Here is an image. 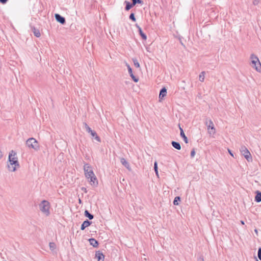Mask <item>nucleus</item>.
Instances as JSON below:
<instances>
[{"label": "nucleus", "instance_id": "f257e3e1", "mask_svg": "<svg viewBox=\"0 0 261 261\" xmlns=\"http://www.w3.org/2000/svg\"><path fill=\"white\" fill-rule=\"evenodd\" d=\"M9 162L10 164L8 165V168L11 172L15 171L17 167H19V163L17 156V153L12 150L9 154Z\"/></svg>", "mask_w": 261, "mask_h": 261}, {"label": "nucleus", "instance_id": "f03ea898", "mask_svg": "<svg viewBox=\"0 0 261 261\" xmlns=\"http://www.w3.org/2000/svg\"><path fill=\"white\" fill-rule=\"evenodd\" d=\"M250 60L251 66L254 68L257 72H261V64L258 57L254 54H251L250 56Z\"/></svg>", "mask_w": 261, "mask_h": 261}, {"label": "nucleus", "instance_id": "7ed1b4c3", "mask_svg": "<svg viewBox=\"0 0 261 261\" xmlns=\"http://www.w3.org/2000/svg\"><path fill=\"white\" fill-rule=\"evenodd\" d=\"M40 210L46 216L49 215V203L46 200H43L39 205Z\"/></svg>", "mask_w": 261, "mask_h": 261}, {"label": "nucleus", "instance_id": "20e7f679", "mask_svg": "<svg viewBox=\"0 0 261 261\" xmlns=\"http://www.w3.org/2000/svg\"><path fill=\"white\" fill-rule=\"evenodd\" d=\"M84 170L85 176L89 179L91 175L94 174L91 167L88 164H85L84 166Z\"/></svg>", "mask_w": 261, "mask_h": 261}, {"label": "nucleus", "instance_id": "39448f33", "mask_svg": "<svg viewBox=\"0 0 261 261\" xmlns=\"http://www.w3.org/2000/svg\"><path fill=\"white\" fill-rule=\"evenodd\" d=\"M27 147H38L39 144L37 141L34 138H30L26 141Z\"/></svg>", "mask_w": 261, "mask_h": 261}, {"label": "nucleus", "instance_id": "423d86ee", "mask_svg": "<svg viewBox=\"0 0 261 261\" xmlns=\"http://www.w3.org/2000/svg\"><path fill=\"white\" fill-rule=\"evenodd\" d=\"M240 151L242 154L244 156V157L248 162L252 161L251 155L247 148H241Z\"/></svg>", "mask_w": 261, "mask_h": 261}, {"label": "nucleus", "instance_id": "0eeeda50", "mask_svg": "<svg viewBox=\"0 0 261 261\" xmlns=\"http://www.w3.org/2000/svg\"><path fill=\"white\" fill-rule=\"evenodd\" d=\"M126 65L127 67V69H128V73L130 75V76L132 77V79H133V80L137 83L139 81V78L138 77H136L134 74L133 73V71H132V68L130 67V66L127 64L126 63Z\"/></svg>", "mask_w": 261, "mask_h": 261}, {"label": "nucleus", "instance_id": "6e6552de", "mask_svg": "<svg viewBox=\"0 0 261 261\" xmlns=\"http://www.w3.org/2000/svg\"><path fill=\"white\" fill-rule=\"evenodd\" d=\"M55 17L56 20L62 24H64L65 23V18L59 14H55Z\"/></svg>", "mask_w": 261, "mask_h": 261}, {"label": "nucleus", "instance_id": "1a4fd4ad", "mask_svg": "<svg viewBox=\"0 0 261 261\" xmlns=\"http://www.w3.org/2000/svg\"><path fill=\"white\" fill-rule=\"evenodd\" d=\"M166 94H167L166 88L165 87L162 88L160 91L159 97L160 100L161 101V100L163 99L166 96Z\"/></svg>", "mask_w": 261, "mask_h": 261}, {"label": "nucleus", "instance_id": "9d476101", "mask_svg": "<svg viewBox=\"0 0 261 261\" xmlns=\"http://www.w3.org/2000/svg\"><path fill=\"white\" fill-rule=\"evenodd\" d=\"M95 257L97 259L98 261H103L105 256L100 251L96 252Z\"/></svg>", "mask_w": 261, "mask_h": 261}, {"label": "nucleus", "instance_id": "9b49d317", "mask_svg": "<svg viewBox=\"0 0 261 261\" xmlns=\"http://www.w3.org/2000/svg\"><path fill=\"white\" fill-rule=\"evenodd\" d=\"M120 162L129 171L131 170V168L130 167L129 164L125 160L124 158H121L120 159Z\"/></svg>", "mask_w": 261, "mask_h": 261}, {"label": "nucleus", "instance_id": "f8f14e48", "mask_svg": "<svg viewBox=\"0 0 261 261\" xmlns=\"http://www.w3.org/2000/svg\"><path fill=\"white\" fill-rule=\"evenodd\" d=\"M136 27L138 29L139 33L140 35L141 36L142 38L146 40L147 39V36L143 32L142 29L140 27L139 25H138L137 24H136Z\"/></svg>", "mask_w": 261, "mask_h": 261}, {"label": "nucleus", "instance_id": "ddd939ff", "mask_svg": "<svg viewBox=\"0 0 261 261\" xmlns=\"http://www.w3.org/2000/svg\"><path fill=\"white\" fill-rule=\"evenodd\" d=\"M89 178H90V182H91V185H93L94 186H96L98 185V181L95 174L91 175Z\"/></svg>", "mask_w": 261, "mask_h": 261}, {"label": "nucleus", "instance_id": "4468645a", "mask_svg": "<svg viewBox=\"0 0 261 261\" xmlns=\"http://www.w3.org/2000/svg\"><path fill=\"white\" fill-rule=\"evenodd\" d=\"M91 224V222L89 221L88 220H86L84 221V222L82 223L81 229V230H84L86 227L90 226Z\"/></svg>", "mask_w": 261, "mask_h": 261}, {"label": "nucleus", "instance_id": "2eb2a0df", "mask_svg": "<svg viewBox=\"0 0 261 261\" xmlns=\"http://www.w3.org/2000/svg\"><path fill=\"white\" fill-rule=\"evenodd\" d=\"M89 242L91 245L94 247H97L98 246V243L95 239L91 238L89 239Z\"/></svg>", "mask_w": 261, "mask_h": 261}, {"label": "nucleus", "instance_id": "dca6fc26", "mask_svg": "<svg viewBox=\"0 0 261 261\" xmlns=\"http://www.w3.org/2000/svg\"><path fill=\"white\" fill-rule=\"evenodd\" d=\"M124 3L126 4L125 10L126 11L129 10L132 8H133L135 5H133V3H130V2L128 1H125Z\"/></svg>", "mask_w": 261, "mask_h": 261}, {"label": "nucleus", "instance_id": "f3484780", "mask_svg": "<svg viewBox=\"0 0 261 261\" xmlns=\"http://www.w3.org/2000/svg\"><path fill=\"white\" fill-rule=\"evenodd\" d=\"M31 30L36 37H39L40 36V33L38 29L35 28L34 27H32Z\"/></svg>", "mask_w": 261, "mask_h": 261}, {"label": "nucleus", "instance_id": "a211bd4d", "mask_svg": "<svg viewBox=\"0 0 261 261\" xmlns=\"http://www.w3.org/2000/svg\"><path fill=\"white\" fill-rule=\"evenodd\" d=\"M91 136H92V139L93 140H95L97 142L100 141V139L99 137L97 135V134L95 131H94L93 134L92 133L91 134Z\"/></svg>", "mask_w": 261, "mask_h": 261}, {"label": "nucleus", "instance_id": "6ab92c4d", "mask_svg": "<svg viewBox=\"0 0 261 261\" xmlns=\"http://www.w3.org/2000/svg\"><path fill=\"white\" fill-rule=\"evenodd\" d=\"M205 124L207 127V129L215 127L214 124L211 119L207 120L206 121Z\"/></svg>", "mask_w": 261, "mask_h": 261}, {"label": "nucleus", "instance_id": "aec40b11", "mask_svg": "<svg viewBox=\"0 0 261 261\" xmlns=\"http://www.w3.org/2000/svg\"><path fill=\"white\" fill-rule=\"evenodd\" d=\"M180 137H182L184 139V141L186 143H188V139L187 137L186 136L182 129L180 127Z\"/></svg>", "mask_w": 261, "mask_h": 261}, {"label": "nucleus", "instance_id": "412c9836", "mask_svg": "<svg viewBox=\"0 0 261 261\" xmlns=\"http://www.w3.org/2000/svg\"><path fill=\"white\" fill-rule=\"evenodd\" d=\"M84 215L88 218L90 220H92V219H93L94 218V216L93 215H92L91 214H90L88 211L87 210H85V212H84Z\"/></svg>", "mask_w": 261, "mask_h": 261}, {"label": "nucleus", "instance_id": "4be33fe9", "mask_svg": "<svg viewBox=\"0 0 261 261\" xmlns=\"http://www.w3.org/2000/svg\"><path fill=\"white\" fill-rule=\"evenodd\" d=\"M84 125L85 127V129L86 130V131L89 133L90 135L93 133V132L94 130H93L91 129V128L88 125V124L86 123H84Z\"/></svg>", "mask_w": 261, "mask_h": 261}, {"label": "nucleus", "instance_id": "5701e85b", "mask_svg": "<svg viewBox=\"0 0 261 261\" xmlns=\"http://www.w3.org/2000/svg\"><path fill=\"white\" fill-rule=\"evenodd\" d=\"M205 72L204 71L201 72L199 75V80L203 82L204 81Z\"/></svg>", "mask_w": 261, "mask_h": 261}, {"label": "nucleus", "instance_id": "b1692460", "mask_svg": "<svg viewBox=\"0 0 261 261\" xmlns=\"http://www.w3.org/2000/svg\"><path fill=\"white\" fill-rule=\"evenodd\" d=\"M255 200L257 202L261 201V192H258L257 193L255 197Z\"/></svg>", "mask_w": 261, "mask_h": 261}, {"label": "nucleus", "instance_id": "393cba45", "mask_svg": "<svg viewBox=\"0 0 261 261\" xmlns=\"http://www.w3.org/2000/svg\"><path fill=\"white\" fill-rule=\"evenodd\" d=\"M207 130H208V133L209 134V135L210 136H213L216 133V129H215V127L208 128V129H207Z\"/></svg>", "mask_w": 261, "mask_h": 261}, {"label": "nucleus", "instance_id": "a878e982", "mask_svg": "<svg viewBox=\"0 0 261 261\" xmlns=\"http://www.w3.org/2000/svg\"><path fill=\"white\" fill-rule=\"evenodd\" d=\"M133 3V5H136L137 4H143V2L142 0H131Z\"/></svg>", "mask_w": 261, "mask_h": 261}, {"label": "nucleus", "instance_id": "bb28decb", "mask_svg": "<svg viewBox=\"0 0 261 261\" xmlns=\"http://www.w3.org/2000/svg\"><path fill=\"white\" fill-rule=\"evenodd\" d=\"M154 169L156 175L158 177L159 176V173H158V164H157L156 162H154Z\"/></svg>", "mask_w": 261, "mask_h": 261}, {"label": "nucleus", "instance_id": "cd10ccee", "mask_svg": "<svg viewBox=\"0 0 261 261\" xmlns=\"http://www.w3.org/2000/svg\"><path fill=\"white\" fill-rule=\"evenodd\" d=\"M133 62H134V65L135 66V67L137 68H139L140 64L139 63L138 60L136 59H133Z\"/></svg>", "mask_w": 261, "mask_h": 261}, {"label": "nucleus", "instance_id": "c85d7f7f", "mask_svg": "<svg viewBox=\"0 0 261 261\" xmlns=\"http://www.w3.org/2000/svg\"><path fill=\"white\" fill-rule=\"evenodd\" d=\"M49 248L50 250H54L56 248V244L53 242H50L49 244Z\"/></svg>", "mask_w": 261, "mask_h": 261}, {"label": "nucleus", "instance_id": "c756f323", "mask_svg": "<svg viewBox=\"0 0 261 261\" xmlns=\"http://www.w3.org/2000/svg\"><path fill=\"white\" fill-rule=\"evenodd\" d=\"M129 18L132 20V21L135 22L136 21V19L135 18V14L134 13H132L129 16Z\"/></svg>", "mask_w": 261, "mask_h": 261}, {"label": "nucleus", "instance_id": "7c9ffc66", "mask_svg": "<svg viewBox=\"0 0 261 261\" xmlns=\"http://www.w3.org/2000/svg\"><path fill=\"white\" fill-rule=\"evenodd\" d=\"M179 201V196H176L173 201V204L174 205H178V201Z\"/></svg>", "mask_w": 261, "mask_h": 261}, {"label": "nucleus", "instance_id": "2f4dec72", "mask_svg": "<svg viewBox=\"0 0 261 261\" xmlns=\"http://www.w3.org/2000/svg\"><path fill=\"white\" fill-rule=\"evenodd\" d=\"M172 145H173V147H179V143L175 142V141H172L171 142Z\"/></svg>", "mask_w": 261, "mask_h": 261}, {"label": "nucleus", "instance_id": "473e14b6", "mask_svg": "<svg viewBox=\"0 0 261 261\" xmlns=\"http://www.w3.org/2000/svg\"><path fill=\"white\" fill-rule=\"evenodd\" d=\"M257 255L258 258L261 260V248L258 249Z\"/></svg>", "mask_w": 261, "mask_h": 261}, {"label": "nucleus", "instance_id": "72a5a7b5", "mask_svg": "<svg viewBox=\"0 0 261 261\" xmlns=\"http://www.w3.org/2000/svg\"><path fill=\"white\" fill-rule=\"evenodd\" d=\"M195 150L193 149L191 152V156L192 158L194 157V156L195 155Z\"/></svg>", "mask_w": 261, "mask_h": 261}, {"label": "nucleus", "instance_id": "f704fd0d", "mask_svg": "<svg viewBox=\"0 0 261 261\" xmlns=\"http://www.w3.org/2000/svg\"><path fill=\"white\" fill-rule=\"evenodd\" d=\"M8 0H0V3L3 4H5L8 2Z\"/></svg>", "mask_w": 261, "mask_h": 261}, {"label": "nucleus", "instance_id": "c9c22d12", "mask_svg": "<svg viewBox=\"0 0 261 261\" xmlns=\"http://www.w3.org/2000/svg\"><path fill=\"white\" fill-rule=\"evenodd\" d=\"M253 3L254 5H256L258 4V0H254L253 2Z\"/></svg>", "mask_w": 261, "mask_h": 261}, {"label": "nucleus", "instance_id": "e433bc0d", "mask_svg": "<svg viewBox=\"0 0 261 261\" xmlns=\"http://www.w3.org/2000/svg\"><path fill=\"white\" fill-rule=\"evenodd\" d=\"M228 151L229 152L231 156H233V154L231 153V151L229 149H228Z\"/></svg>", "mask_w": 261, "mask_h": 261}, {"label": "nucleus", "instance_id": "4c0bfd02", "mask_svg": "<svg viewBox=\"0 0 261 261\" xmlns=\"http://www.w3.org/2000/svg\"><path fill=\"white\" fill-rule=\"evenodd\" d=\"M3 153L2 151H0V159H1L3 157Z\"/></svg>", "mask_w": 261, "mask_h": 261}, {"label": "nucleus", "instance_id": "58836bf2", "mask_svg": "<svg viewBox=\"0 0 261 261\" xmlns=\"http://www.w3.org/2000/svg\"><path fill=\"white\" fill-rule=\"evenodd\" d=\"M254 232H255L256 235H258V231L256 229L254 230Z\"/></svg>", "mask_w": 261, "mask_h": 261}, {"label": "nucleus", "instance_id": "ea45409f", "mask_svg": "<svg viewBox=\"0 0 261 261\" xmlns=\"http://www.w3.org/2000/svg\"><path fill=\"white\" fill-rule=\"evenodd\" d=\"M174 35L175 36V37L176 38H177L178 40H179V37L178 36V35Z\"/></svg>", "mask_w": 261, "mask_h": 261}, {"label": "nucleus", "instance_id": "a19ab883", "mask_svg": "<svg viewBox=\"0 0 261 261\" xmlns=\"http://www.w3.org/2000/svg\"><path fill=\"white\" fill-rule=\"evenodd\" d=\"M199 261H204V259L203 258H200Z\"/></svg>", "mask_w": 261, "mask_h": 261}, {"label": "nucleus", "instance_id": "79ce46f5", "mask_svg": "<svg viewBox=\"0 0 261 261\" xmlns=\"http://www.w3.org/2000/svg\"><path fill=\"white\" fill-rule=\"evenodd\" d=\"M241 223L242 224L244 225V222L243 221H241Z\"/></svg>", "mask_w": 261, "mask_h": 261}, {"label": "nucleus", "instance_id": "37998d69", "mask_svg": "<svg viewBox=\"0 0 261 261\" xmlns=\"http://www.w3.org/2000/svg\"><path fill=\"white\" fill-rule=\"evenodd\" d=\"M79 202L81 203V200L80 199H79Z\"/></svg>", "mask_w": 261, "mask_h": 261}, {"label": "nucleus", "instance_id": "c03bdc74", "mask_svg": "<svg viewBox=\"0 0 261 261\" xmlns=\"http://www.w3.org/2000/svg\"><path fill=\"white\" fill-rule=\"evenodd\" d=\"M178 127L179 128V123L177 124Z\"/></svg>", "mask_w": 261, "mask_h": 261}, {"label": "nucleus", "instance_id": "a18cd8bd", "mask_svg": "<svg viewBox=\"0 0 261 261\" xmlns=\"http://www.w3.org/2000/svg\"><path fill=\"white\" fill-rule=\"evenodd\" d=\"M177 149L179 150V148H176Z\"/></svg>", "mask_w": 261, "mask_h": 261}]
</instances>
